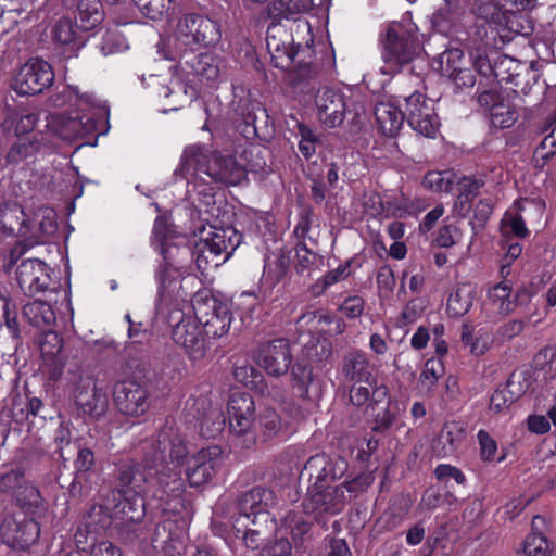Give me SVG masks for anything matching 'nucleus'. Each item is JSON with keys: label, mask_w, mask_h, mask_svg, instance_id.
<instances>
[{"label": "nucleus", "mask_w": 556, "mask_h": 556, "mask_svg": "<svg viewBox=\"0 0 556 556\" xmlns=\"http://www.w3.org/2000/svg\"><path fill=\"white\" fill-rule=\"evenodd\" d=\"M301 476L311 482L307 497L302 503L301 511L288 513L282 521L286 531L295 542L309 531V519L323 521L328 515L341 511L344 505V490L341 485L332 484L336 473L326 455L312 456L306 462Z\"/></svg>", "instance_id": "obj_1"}, {"label": "nucleus", "mask_w": 556, "mask_h": 556, "mask_svg": "<svg viewBox=\"0 0 556 556\" xmlns=\"http://www.w3.org/2000/svg\"><path fill=\"white\" fill-rule=\"evenodd\" d=\"M54 105L66 103L76 106L64 114L52 115L48 126L63 140L73 141L97 130L99 121L109 116V108L91 93H80L77 87L65 86L62 96L53 100Z\"/></svg>", "instance_id": "obj_2"}, {"label": "nucleus", "mask_w": 556, "mask_h": 556, "mask_svg": "<svg viewBox=\"0 0 556 556\" xmlns=\"http://www.w3.org/2000/svg\"><path fill=\"white\" fill-rule=\"evenodd\" d=\"M140 451L147 463L156 467V480L164 488L167 497H176L184 491L181 465L188 455L184 441L173 434L170 428L162 430L156 439L141 443Z\"/></svg>", "instance_id": "obj_3"}, {"label": "nucleus", "mask_w": 556, "mask_h": 556, "mask_svg": "<svg viewBox=\"0 0 556 556\" xmlns=\"http://www.w3.org/2000/svg\"><path fill=\"white\" fill-rule=\"evenodd\" d=\"M168 222L163 216H157L154 222L152 243L160 250L163 256V264L160 265L155 277L159 283V293L162 303L170 302L186 296L182 291L181 279L186 273L180 262V256L188 254L187 248H179L172 243L169 238Z\"/></svg>", "instance_id": "obj_4"}, {"label": "nucleus", "mask_w": 556, "mask_h": 556, "mask_svg": "<svg viewBox=\"0 0 556 556\" xmlns=\"http://www.w3.org/2000/svg\"><path fill=\"white\" fill-rule=\"evenodd\" d=\"M177 172L186 177L204 174L215 181L230 186H237L247 178L245 168L238 164L235 157L207 156L204 149L199 146L185 149Z\"/></svg>", "instance_id": "obj_5"}, {"label": "nucleus", "mask_w": 556, "mask_h": 556, "mask_svg": "<svg viewBox=\"0 0 556 556\" xmlns=\"http://www.w3.org/2000/svg\"><path fill=\"white\" fill-rule=\"evenodd\" d=\"M222 37L217 22L199 14H187L181 17L176 26L168 43L170 50L164 53V58L175 60L178 56H187V52H193L198 47H210L219 42Z\"/></svg>", "instance_id": "obj_6"}, {"label": "nucleus", "mask_w": 556, "mask_h": 556, "mask_svg": "<svg viewBox=\"0 0 556 556\" xmlns=\"http://www.w3.org/2000/svg\"><path fill=\"white\" fill-rule=\"evenodd\" d=\"M182 291L186 293L184 300L181 298H178V300L174 298L167 303H162L161 295L159 294L157 311L160 313L168 311L169 323H175L172 330L174 342L184 349L191 361H201L207 351V339L195 316H180L182 304L187 303L189 296V293L184 288Z\"/></svg>", "instance_id": "obj_7"}, {"label": "nucleus", "mask_w": 556, "mask_h": 556, "mask_svg": "<svg viewBox=\"0 0 556 556\" xmlns=\"http://www.w3.org/2000/svg\"><path fill=\"white\" fill-rule=\"evenodd\" d=\"M241 236L232 226H218L207 223L199 231L194 242L193 256L200 270L218 267L225 263L237 249Z\"/></svg>", "instance_id": "obj_8"}, {"label": "nucleus", "mask_w": 556, "mask_h": 556, "mask_svg": "<svg viewBox=\"0 0 556 556\" xmlns=\"http://www.w3.org/2000/svg\"><path fill=\"white\" fill-rule=\"evenodd\" d=\"M274 504L270 490L255 488L242 495L239 502V516L233 522L237 534L242 533V540L248 548L255 549L260 545L261 530L250 526H267L273 523L268 507Z\"/></svg>", "instance_id": "obj_9"}, {"label": "nucleus", "mask_w": 556, "mask_h": 556, "mask_svg": "<svg viewBox=\"0 0 556 556\" xmlns=\"http://www.w3.org/2000/svg\"><path fill=\"white\" fill-rule=\"evenodd\" d=\"M382 43V60L384 62V65L380 67L382 75H393L403 64L410 62L419 51L417 37L397 23L389 26Z\"/></svg>", "instance_id": "obj_10"}, {"label": "nucleus", "mask_w": 556, "mask_h": 556, "mask_svg": "<svg viewBox=\"0 0 556 556\" xmlns=\"http://www.w3.org/2000/svg\"><path fill=\"white\" fill-rule=\"evenodd\" d=\"M192 308L206 339L219 338L229 331L231 324L229 307L213 296L210 291H198L192 298Z\"/></svg>", "instance_id": "obj_11"}, {"label": "nucleus", "mask_w": 556, "mask_h": 556, "mask_svg": "<svg viewBox=\"0 0 556 556\" xmlns=\"http://www.w3.org/2000/svg\"><path fill=\"white\" fill-rule=\"evenodd\" d=\"M146 458V454H143ZM160 488L153 492V496L164 500L167 496L164 488L156 480V467L144 459V471L141 465L129 462L121 466L118 476V495H144L149 488Z\"/></svg>", "instance_id": "obj_12"}, {"label": "nucleus", "mask_w": 556, "mask_h": 556, "mask_svg": "<svg viewBox=\"0 0 556 556\" xmlns=\"http://www.w3.org/2000/svg\"><path fill=\"white\" fill-rule=\"evenodd\" d=\"M54 80L52 66L42 59L31 58L17 71L12 81V89L20 96L42 92Z\"/></svg>", "instance_id": "obj_13"}, {"label": "nucleus", "mask_w": 556, "mask_h": 556, "mask_svg": "<svg viewBox=\"0 0 556 556\" xmlns=\"http://www.w3.org/2000/svg\"><path fill=\"white\" fill-rule=\"evenodd\" d=\"M39 535L38 522L22 510L8 514L0 523L2 542L12 548L26 549L38 541Z\"/></svg>", "instance_id": "obj_14"}, {"label": "nucleus", "mask_w": 556, "mask_h": 556, "mask_svg": "<svg viewBox=\"0 0 556 556\" xmlns=\"http://www.w3.org/2000/svg\"><path fill=\"white\" fill-rule=\"evenodd\" d=\"M229 430L236 437H245L244 444L255 442L252 428L255 420V403L247 392H232L227 404Z\"/></svg>", "instance_id": "obj_15"}, {"label": "nucleus", "mask_w": 556, "mask_h": 556, "mask_svg": "<svg viewBox=\"0 0 556 556\" xmlns=\"http://www.w3.org/2000/svg\"><path fill=\"white\" fill-rule=\"evenodd\" d=\"M416 132L433 138L439 130V119L431 102L421 92H414L405 98L404 119Z\"/></svg>", "instance_id": "obj_16"}, {"label": "nucleus", "mask_w": 556, "mask_h": 556, "mask_svg": "<svg viewBox=\"0 0 556 556\" xmlns=\"http://www.w3.org/2000/svg\"><path fill=\"white\" fill-rule=\"evenodd\" d=\"M51 271L47 263L38 258H28L18 264L15 280L24 295L34 296L50 290Z\"/></svg>", "instance_id": "obj_17"}, {"label": "nucleus", "mask_w": 556, "mask_h": 556, "mask_svg": "<svg viewBox=\"0 0 556 556\" xmlns=\"http://www.w3.org/2000/svg\"><path fill=\"white\" fill-rule=\"evenodd\" d=\"M224 464L223 450L217 446L202 448L187 462L186 478L190 486L207 483Z\"/></svg>", "instance_id": "obj_18"}, {"label": "nucleus", "mask_w": 556, "mask_h": 556, "mask_svg": "<svg viewBox=\"0 0 556 556\" xmlns=\"http://www.w3.org/2000/svg\"><path fill=\"white\" fill-rule=\"evenodd\" d=\"M254 358L267 375L273 377L282 376L288 372L292 362L289 341L276 339L265 342L258 346Z\"/></svg>", "instance_id": "obj_19"}, {"label": "nucleus", "mask_w": 556, "mask_h": 556, "mask_svg": "<svg viewBox=\"0 0 556 556\" xmlns=\"http://www.w3.org/2000/svg\"><path fill=\"white\" fill-rule=\"evenodd\" d=\"M438 70L458 88H472L476 76L465 59L463 50L447 49L437 59Z\"/></svg>", "instance_id": "obj_20"}, {"label": "nucleus", "mask_w": 556, "mask_h": 556, "mask_svg": "<svg viewBox=\"0 0 556 556\" xmlns=\"http://www.w3.org/2000/svg\"><path fill=\"white\" fill-rule=\"evenodd\" d=\"M114 400L119 412L128 416H142L150 407L148 390L132 380L115 386Z\"/></svg>", "instance_id": "obj_21"}, {"label": "nucleus", "mask_w": 556, "mask_h": 556, "mask_svg": "<svg viewBox=\"0 0 556 556\" xmlns=\"http://www.w3.org/2000/svg\"><path fill=\"white\" fill-rule=\"evenodd\" d=\"M318 119L327 127L334 128L342 124L348 103L343 93L333 88L325 87L315 97Z\"/></svg>", "instance_id": "obj_22"}, {"label": "nucleus", "mask_w": 556, "mask_h": 556, "mask_svg": "<svg viewBox=\"0 0 556 556\" xmlns=\"http://www.w3.org/2000/svg\"><path fill=\"white\" fill-rule=\"evenodd\" d=\"M266 46L277 68L289 71L292 67L296 50L291 46V38L282 26L273 23L267 28Z\"/></svg>", "instance_id": "obj_23"}, {"label": "nucleus", "mask_w": 556, "mask_h": 556, "mask_svg": "<svg viewBox=\"0 0 556 556\" xmlns=\"http://www.w3.org/2000/svg\"><path fill=\"white\" fill-rule=\"evenodd\" d=\"M478 101L490 114L491 124L496 128H509L517 119V112L505 98L495 90L482 92Z\"/></svg>", "instance_id": "obj_24"}, {"label": "nucleus", "mask_w": 556, "mask_h": 556, "mask_svg": "<svg viewBox=\"0 0 556 556\" xmlns=\"http://www.w3.org/2000/svg\"><path fill=\"white\" fill-rule=\"evenodd\" d=\"M187 407L201 420V431L207 438L215 437L223 430L225 420L219 409L212 408L207 394H200L199 397L190 396Z\"/></svg>", "instance_id": "obj_25"}, {"label": "nucleus", "mask_w": 556, "mask_h": 556, "mask_svg": "<svg viewBox=\"0 0 556 556\" xmlns=\"http://www.w3.org/2000/svg\"><path fill=\"white\" fill-rule=\"evenodd\" d=\"M531 207H536L540 212L543 211L544 205L535 200H519L515 201L513 206L504 214L501 222V229L504 235H514L518 238L528 236L529 230L526 226L521 212H527Z\"/></svg>", "instance_id": "obj_26"}, {"label": "nucleus", "mask_w": 556, "mask_h": 556, "mask_svg": "<svg viewBox=\"0 0 556 556\" xmlns=\"http://www.w3.org/2000/svg\"><path fill=\"white\" fill-rule=\"evenodd\" d=\"M39 346L43 364L51 367L49 371L50 377L58 379L65 364L64 358L61 356L63 339L54 331H47L39 340Z\"/></svg>", "instance_id": "obj_27"}, {"label": "nucleus", "mask_w": 556, "mask_h": 556, "mask_svg": "<svg viewBox=\"0 0 556 556\" xmlns=\"http://www.w3.org/2000/svg\"><path fill=\"white\" fill-rule=\"evenodd\" d=\"M445 7L438 10L432 15L433 28L443 35L451 34L457 24L460 15L464 14L469 4V0H444Z\"/></svg>", "instance_id": "obj_28"}, {"label": "nucleus", "mask_w": 556, "mask_h": 556, "mask_svg": "<svg viewBox=\"0 0 556 556\" xmlns=\"http://www.w3.org/2000/svg\"><path fill=\"white\" fill-rule=\"evenodd\" d=\"M185 59V64L189 65L195 76L204 83H215L220 75L222 61L219 58L210 52L200 53L197 56L190 58L189 52L187 56H179Z\"/></svg>", "instance_id": "obj_29"}, {"label": "nucleus", "mask_w": 556, "mask_h": 556, "mask_svg": "<svg viewBox=\"0 0 556 556\" xmlns=\"http://www.w3.org/2000/svg\"><path fill=\"white\" fill-rule=\"evenodd\" d=\"M379 129L386 136H396L404 123V113L392 102H379L375 108Z\"/></svg>", "instance_id": "obj_30"}, {"label": "nucleus", "mask_w": 556, "mask_h": 556, "mask_svg": "<svg viewBox=\"0 0 556 556\" xmlns=\"http://www.w3.org/2000/svg\"><path fill=\"white\" fill-rule=\"evenodd\" d=\"M157 84L160 85V97H173V100L169 102V108L163 109V113L177 111L179 108L184 106L186 103L192 101L197 97L195 90L193 88L188 89V87L179 78H173L168 85L162 84L159 80Z\"/></svg>", "instance_id": "obj_31"}, {"label": "nucleus", "mask_w": 556, "mask_h": 556, "mask_svg": "<svg viewBox=\"0 0 556 556\" xmlns=\"http://www.w3.org/2000/svg\"><path fill=\"white\" fill-rule=\"evenodd\" d=\"M290 421L282 418L275 409L265 407L258 413L257 427L260 434L265 439L278 438L287 432Z\"/></svg>", "instance_id": "obj_32"}, {"label": "nucleus", "mask_w": 556, "mask_h": 556, "mask_svg": "<svg viewBox=\"0 0 556 556\" xmlns=\"http://www.w3.org/2000/svg\"><path fill=\"white\" fill-rule=\"evenodd\" d=\"M103 18L104 12L100 0H79L76 23L81 30L88 31L96 28Z\"/></svg>", "instance_id": "obj_33"}, {"label": "nucleus", "mask_w": 556, "mask_h": 556, "mask_svg": "<svg viewBox=\"0 0 556 556\" xmlns=\"http://www.w3.org/2000/svg\"><path fill=\"white\" fill-rule=\"evenodd\" d=\"M344 375L356 382L370 383L371 372L369 370V361L362 351H352L344 357Z\"/></svg>", "instance_id": "obj_34"}, {"label": "nucleus", "mask_w": 556, "mask_h": 556, "mask_svg": "<svg viewBox=\"0 0 556 556\" xmlns=\"http://www.w3.org/2000/svg\"><path fill=\"white\" fill-rule=\"evenodd\" d=\"M313 5V0H274L267 10L271 18L291 20L299 14L308 12Z\"/></svg>", "instance_id": "obj_35"}, {"label": "nucleus", "mask_w": 556, "mask_h": 556, "mask_svg": "<svg viewBox=\"0 0 556 556\" xmlns=\"http://www.w3.org/2000/svg\"><path fill=\"white\" fill-rule=\"evenodd\" d=\"M525 70H527L526 64L510 56L503 55L500 56L494 64L493 76L498 83L511 84L515 87H519L521 85V72Z\"/></svg>", "instance_id": "obj_36"}, {"label": "nucleus", "mask_w": 556, "mask_h": 556, "mask_svg": "<svg viewBox=\"0 0 556 556\" xmlns=\"http://www.w3.org/2000/svg\"><path fill=\"white\" fill-rule=\"evenodd\" d=\"M75 399L83 413L92 417L101 416L108 406L106 394L94 387L90 390V392L79 390Z\"/></svg>", "instance_id": "obj_37"}, {"label": "nucleus", "mask_w": 556, "mask_h": 556, "mask_svg": "<svg viewBox=\"0 0 556 556\" xmlns=\"http://www.w3.org/2000/svg\"><path fill=\"white\" fill-rule=\"evenodd\" d=\"M483 186L484 181L481 178L465 176L457 180L458 195L455 208L458 214L465 215L470 210L472 199Z\"/></svg>", "instance_id": "obj_38"}, {"label": "nucleus", "mask_w": 556, "mask_h": 556, "mask_svg": "<svg viewBox=\"0 0 556 556\" xmlns=\"http://www.w3.org/2000/svg\"><path fill=\"white\" fill-rule=\"evenodd\" d=\"M121 501L114 506V516L126 522H137L144 516L143 495H119Z\"/></svg>", "instance_id": "obj_39"}, {"label": "nucleus", "mask_w": 556, "mask_h": 556, "mask_svg": "<svg viewBox=\"0 0 556 556\" xmlns=\"http://www.w3.org/2000/svg\"><path fill=\"white\" fill-rule=\"evenodd\" d=\"M25 318L35 327H50L55 321V314L52 306L43 301H33L23 308Z\"/></svg>", "instance_id": "obj_40"}, {"label": "nucleus", "mask_w": 556, "mask_h": 556, "mask_svg": "<svg viewBox=\"0 0 556 556\" xmlns=\"http://www.w3.org/2000/svg\"><path fill=\"white\" fill-rule=\"evenodd\" d=\"M462 341L469 348L471 354L481 356L490 349L492 338L489 330L484 328L476 330L469 325H464L462 330Z\"/></svg>", "instance_id": "obj_41"}, {"label": "nucleus", "mask_w": 556, "mask_h": 556, "mask_svg": "<svg viewBox=\"0 0 556 556\" xmlns=\"http://www.w3.org/2000/svg\"><path fill=\"white\" fill-rule=\"evenodd\" d=\"M494 5L502 10V16H497L498 31L507 29L513 34H521L522 27L515 14L516 0H492Z\"/></svg>", "instance_id": "obj_42"}, {"label": "nucleus", "mask_w": 556, "mask_h": 556, "mask_svg": "<svg viewBox=\"0 0 556 556\" xmlns=\"http://www.w3.org/2000/svg\"><path fill=\"white\" fill-rule=\"evenodd\" d=\"M233 376L238 382L244 384L245 387L256 392L263 394L266 390L264 376L251 364L245 363L236 366Z\"/></svg>", "instance_id": "obj_43"}, {"label": "nucleus", "mask_w": 556, "mask_h": 556, "mask_svg": "<svg viewBox=\"0 0 556 556\" xmlns=\"http://www.w3.org/2000/svg\"><path fill=\"white\" fill-rule=\"evenodd\" d=\"M510 294L511 285L508 281H502L489 290V300L500 314L506 315L515 307Z\"/></svg>", "instance_id": "obj_44"}, {"label": "nucleus", "mask_w": 556, "mask_h": 556, "mask_svg": "<svg viewBox=\"0 0 556 556\" xmlns=\"http://www.w3.org/2000/svg\"><path fill=\"white\" fill-rule=\"evenodd\" d=\"M292 388L295 394L301 399H307L309 387L314 382V374L311 366L305 364H295L292 367Z\"/></svg>", "instance_id": "obj_45"}, {"label": "nucleus", "mask_w": 556, "mask_h": 556, "mask_svg": "<svg viewBox=\"0 0 556 556\" xmlns=\"http://www.w3.org/2000/svg\"><path fill=\"white\" fill-rule=\"evenodd\" d=\"M533 376L534 371L532 368H522L514 371L507 381L508 393L516 399L526 394L533 386Z\"/></svg>", "instance_id": "obj_46"}, {"label": "nucleus", "mask_w": 556, "mask_h": 556, "mask_svg": "<svg viewBox=\"0 0 556 556\" xmlns=\"http://www.w3.org/2000/svg\"><path fill=\"white\" fill-rule=\"evenodd\" d=\"M444 374V364L440 357L429 358L420 372L419 386L421 391H430Z\"/></svg>", "instance_id": "obj_47"}, {"label": "nucleus", "mask_w": 556, "mask_h": 556, "mask_svg": "<svg viewBox=\"0 0 556 556\" xmlns=\"http://www.w3.org/2000/svg\"><path fill=\"white\" fill-rule=\"evenodd\" d=\"M456 180V174L452 170L429 172L422 184L427 189L437 192H448Z\"/></svg>", "instance_id": "obj_48"}, {"label": "nucleus", "mask_w": 556, "mask_h": 556, "mask_svg": "<svg viewBox=\"0 0 556 556\" xmlns=\"http://www.w3.org/2000/svg\"><path fill=\"white\" fill-rule=\"evenodd\" d=\"M472 305L471 290L459 287L447 299V311L454 316L466 314Z\"/></svg>", "instance_id": "obj_49"}, {"label": "nucleus", "mask_w": 556, "mask_h": 556, "mask_svg": "<svg viewBox=\"0 0 556 556\" xmlns=\"http://www.w3.org/2000/svg\"><path fill=\"white\" fill-rule=\"evenodd\" d=\"M493 213V202L489 199L480 200L473 211V217L470 220V226L472 230V237L470 239L468 250H470L475 237L478 235V232L484 228L488 219Z\"/></svg>", "instance_id": "obj_50"}, {"label": "nucleus", "mask_w": 556, "mask_h": 556, "mask_svg": "<svg viewBox=\"0 0 556 556\" xmlns=\"http://www.w3.org/2000/svg\"><path fill=\"white\" fill-rule=\"evenodd\" d=\"M139 11L150 20L156 21L170 9L172 0H132Z\"/></svg>", "instance_id": "obj_51"}, {"label": "nucleus", "mask_w": 556, "mask_h": 556, "mask_svg": "<svg viewBox=\"0 0 556 556\" xmlns=\"http://www.w3.org/2000/svg\"><path fill=\"white\" fill-rule=\"evenodd\" d=\"M477 438H478L479 445H480V454H481L482 460H484V462L496 460L497 463H501L505 459V457H506L505 454H503L502 456L496 458L497 443L485 430H479Z\"/></svg>", "instance_id": "obj_52"}, {"label": "nucleus", "mask_w": 556, "mask_h": 556, "mask_svg": "<svg viewBox=\"0 0 556 556\" xmlns=\"http://www.w3.org/2000/svg\"><path fill=\"white\" fill-rule=\"evenodd\" d=\"M18 118L15 125V134L24 135L30 132L38 122V117L34 113L18 114L15 111L8 110L5 124H13L14 119Z\"/></svg>", "instance_id": "obj_53"}, {"label": "nucleus", "mask_w": 556, "mask_h": 556, "mask_svg": "<svg viewBox=\"0 0 556 556\" xmlns=\"http://www.w3.org/2000/svg\"><path fill=\"white\" fill-rule=\"evenodd\" d=\"M128 48L126 38L118 31H106L100 43L102 54L110 55L125 51Z\"/></svg>", "instance_id": "obj_54"}, {"label": "nucleus", "mask_w": 556, "mask_h": 556, "mask_svg": "<svg viewBox=\"0 0 556 556\" xmlns=\"http://www.w3.org/2000/svg\"><path fill=\"white\" fill-rule=\"evenodd\" d=\"M464 233L456 224L442 226L435 237V242L441 248H451L463 240Z\"/></svg>", "instance_id": "obj_55"}, {"label": "nucleus", "mask_w": 556, "mask_h": 556, "mask_svg": "<svg viewBox=\"0 0 556 556\" xmlns=\"http://www.w3.org/2000/svg\"><path fill=\"white\" fill-rule=\"evenodd\" d=\"M526 556H549V544L545 536L539 533H532L527 536L523 544Z\"/></svg>", "instance_id": "obj_56"}, {"label": "nucleus", "mask_w": 556, "mask_h": 556, "mask_svg": "<svg viewBox=\"0 0 556 556\" xmlns=\"http://www.w3.org/2000/svg\"><path fill=\"white\" fill-rule=\"evenodd\" d=\"M77 33L74 28L72 21L67 17L60 18L53 27V38L61 45L74 43Z\"/></svg>", "instance_id": "obj_57"}, {"label": "nucleus", "mask_w": 556, "mask_h": 556, "mask_svg": "<svg viewBox=\"0 0 556 556\" xmlns=\"http://www.w3.org/2000/svg\"><path fill=\"white\" fill-rule=\"evenodd\" d=\"M299 150L306 159H309L316 152L318 135L306 125H299Z\"/></svg>", "instance_id": "obj_58"}, {"label": "nucleus", "mask_w": 556, "mask_h": 556, "mask_svg": "<svg viewBox=\"0 0 556 556\" xmlns=\"http://www.w3.org/2000/svg\"><path fill=\"white\" fill-rule=\"evenodd\" d=\"M261 300L254 292H242L236 300V308L241 313V317L252 318L260 307Z\"/></svg>", "instance_id": "obj_59"}, {"label": "nucleus", "mask_w": 556, "mask_h": 556, "mask_svg": "<svg viewBox=\"0 0 556 556\" xmlns=\"http://www.w3.org/2000/svg\"><path fill=\"white\" fill-rule=\"evenodd\" d=\"M111 514L110 508L102 505H93L87 516L86 526L88 531H96L97 526L101 528L106 527L110 523Z\"/></svg>", "instance_id": "obj_60"}, {"label": "nucleus", "mask_w": 556, "mask_h": 556, "mask_svg": "<svg viewBox=\"0 0 556 556\" xmlns=\"http://www.w3.org/2000/svg\"><path fill=\"white\" fill-rule=\"evenodd\" d=\"M556 156V138L553 135L546 136L534 151V159L538 164L544 166Z\"/></svg>", "instance_id": "obj_61"}, {"label": "nucleus", "mask_w": 556, "mask_h": 556, "mask_svg": "<svg viewBox=\"0 0 556 556\" xmlns=\"http://www.w3.org/2000/svg\"><path fill=\"white\" fill-rule=\"evenodd\" d=\"M470 59L475 70L480 75L489 76L494 74V65L490 63L484 49L477 48L476 50L471 51Z\"/></svg>", "instance_id": "obj_62"}, {"label": "nucleus", "mask_w": 556, "mask_h": 556, "mask_svg": "<svg viewBox=\"0 0 556 556\" xmlns=\"http://www.w3.org/2000/svg\"><path fill=\"white\" fill-rule=\"evenodd\" d=\"M425 311L424 301L421 299H414L409 301L403 308L401 319L403 325L413 324L418 320Z\"/></svg>", "instance_id": "obj_63"}, {"label": "nucleus", "mask_w": 556, "mask_h": 556, "mask_svg": "<svg viewBox=\"0 0 556 556\" xmlns=\"http://www.w3.org/2000/svg\"><path fill=\"white\" fill-rule=\"evenodd\" d=\"M260 556H291V544L286 539L276 540L264 546Z\"/></svg>", "instance_id": "obj_64"}]
</instances>
